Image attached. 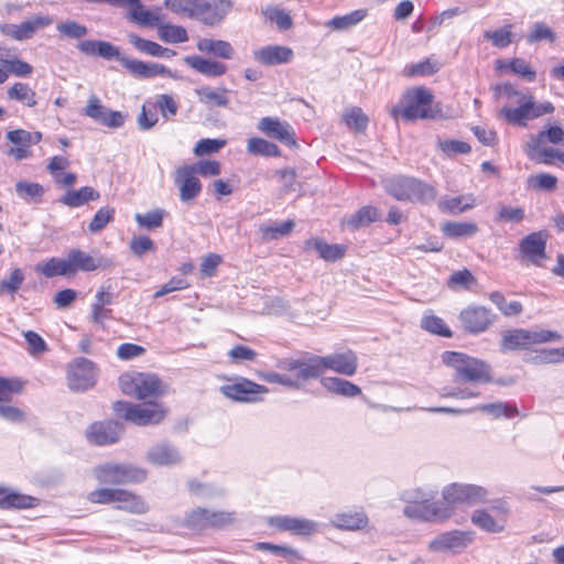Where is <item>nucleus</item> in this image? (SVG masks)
<instances>
[{"mask_svg": "<svg viewBox=\"0 0 564 564\" xmlns=\"http://www.w3.org/2000/svg\"><path fill=\"white\" fill-rule=\"evenodd\" d=\"M442 360L454 370L453 382L456 384L443 387L438 392L442 398H477L480 393L476 386L491 381V368L484 360L458 351L443 352Z\"/></svg>", "mask_w": 564, "mask_h": 564, "instance_id": "obj_1", "label": "nucleus"}, {"mask_svg": "<svg viewBox=\"0 0 564 564\" xmlns=\"http://www.w3.org/2000/svg\"><path fill=\"white\" fill-rule=\"evenodd\" d=\"M494 94L497 99L507 98L519 104L518 107H502L498 116L502 117L509 124L527 127L528 121L552 113L554 106L550 101L536 102L530 91H520L511 83L497 84L494 87Z\"/></svg>", "mask_w": 564, "mask_h": 564, "instance_id": "obj_2", "label": "nucleus"}, {"mask_svg": "<svg viewBox=\"0 0 564 564\" xmlns=\"http://www.w3.org/2000/svg\"><path fill=\"white\" fill-rule=\"evenodd\" d=\"M433 95L424 87L406 90L400 105L394 106L390 113L393 118L401 116L406 121L417 119H432L435 111L432 109Z\"/></svg>", "mask_w": 564, "mask_h": 564, "instance_id": "obj_3", "label": "nucleus"}, {"mask_svg": "<svg viewBox=\"0 0 564 564\" xmlns=\"http://www.w3.org/2000/svg\"><path fill=\"white\" fill-rule=\"evenodd\" d=\"M561 335L546 329H507L501 333L500 350L502 352L529 349L536 344L556 341Z\"/></svg>", "mask_w": 564, "mask_h": 564, "instance_id": "obj_4", "label": "nucleus"}, {"mask_svg": "<svg viewBox=\"0 0 564 564\" xmlns=\"http://www.w3.org/2000/svg\"><path fill=\"white\" fill-rule=\"evenodd\" d=\"M276 368L286 371L291 379L292 389L302 388L307 381L321 377L322 368L319 366L318 356L310 355L302 358H284L278 361Z\"/></svg>", "mask_w": 564, "mask_h": 564, "instance_id": "obj_5", "label": "nucleus"}, {"mask_svg": "<svg viewBox=\"0 0 564 564\" xmlns=\"http://www.w3.org/2000/svg\"><path fill=\"white\" fill-rule=\"evenodd\" d=\"M121 391L140 400L162 394V382L155 375L134 372L119 378Z\"/></svg>", "mask_w": 564, "mask_h": 564, "instance_id": "obj_6", "label": "nucleus"}, {"mask_svg": "<svg viewBox=\"0 0 564 564\" xmlns=\"http://www.w3.org/2000/svg\"><path fill=\"white\" fill-rule=\"evenodd\" d=\"M236 520L234 512L228 511H212L204 508H197L187 513L185 518V525L197 532L207 529H225L231 525Z\"/></svg>", "mask_w": 564, "mask_h": 564, "instance_id": "obj_7", "label": "nucleus"}, {"mask_svg": "<svg viewBox=\"0 0 564 564\" xmlns=\"http://www.w3.org/2000/svg\"><path fill=\"white\" fill-rule=\"evenodd\" d=\"M87 498L93 503L118 502V509L133 513H143L147 510L145 503L140 497L122 489L101 488L89 492Z\"/></svg>", "mask_w": 564, "mask_h": 564, "instance_id": "obj_8", "label": "nucleus"}, {"mask_svg": "<svg viewBox=\"0 0 564 564\" xmlns=\"http://www.w3.org/2000/svg\"><path fill=\"white\" fill-rule=\"evenodd\" d=\"M221 394L236 402L256 403L262 401L268 393L265 386L258 384L249 379L239 377L219 388Z\"/></svg>", "mask_w": 564, "mask_h": 564, "instance_id": "obj_9", "label": "nucleus"}, {"mask_svg": "<svg viewBox=\"0 0 564 564\" xmlns=\"http://www.w3.org/2000/svg\"><path fill=\"white\" fill-rule=\"evenodd\" d=\"M489 492L486 488L470 484H451L443 489V499L448 506H474L485 502Z\"/></svg>", "mask_w": 564, "mask_h": 564, "instance_id": "obj_10", "label": "nucleus"}, {"mask_svg": "<svg viewBox=\"0 0 564 564\" xmlns=\"http://www.w3.org/2000/svg\"><path fill=\"white\" fill-rule=\"evenodd\" d=\"M463 329L470 335L485 333L495 322L496 315L490 308L469 305L459 313Z\"/></svg>", "mask_w": 564, "mask_h": 564, "instance_id": "obj_11", "label": "nucleus"}, {"mask_svg": "<svg viewBox=\"0 0 564 564\" xmlns=\"http://www.w3.org/2000/svg\"><path fill=\"white\" fill-rule=\"evenodd\" d=\"M97 378L95 364L86 358H77L68 365V387L74 391H83L93 387Z\"/></svg>", "mask_w": 564, "mask_h": 564, "instance_id": "obj_12", "label": "nucleus"}, {"mask_svg": "<svg viewBox=\"0 0 564 564\" xmlns=\"http://www.w3.org/2000/svg\"><path fill=\"white\" fill-rule=\"evenodd\" d=\"M96 477L105 484H122L142 481L145 477L144 471L134 468L128 464L117 465L107 463L96 469Z\"/></svg>", "mask_w": 564, "mask_h": 564, "instance_id": "obj_13", "label": "nucleus"}, {"mask_svg": "<svg viewBox=\"0 0 564 564\" xmlns=\"http://www.w3.org/2000/svg\"><path fill=\"white\" fill-rule=\"evenodd\" d=\"M82 113L94 121L112 129L122 127L126 121V115L121 111L108 109L95 95L89 97L87 106L82 110Z\"/></svg>", "mask_w": 564, "mask_h": 564, "instance_id": "obj_14", "label": "nucleus"}, {"mask_svg": "<svg viewBox=\"0 0 564 564\" xmlns=\"http://www.w3.org/2000/svg\"><path fill=\"white\" fill-rule=\"evenodd\" d=\"M22 389V383L19 380H11L0 377V417L12 422H23L25 416L23 411L19 408L10 405L8 402L12 399L13 394L19 393Z\"/></svg>", "mask_w": 564, "mask_h": 564, "instance_id": "obj_15", "label": "nucleus"}, {"mask_svg": "<svg viewBox=\"0 0 564 564\" xmlns=\"http://www.w3.org/2000/svg\"><path fill=\"white\" fill-rule=\"evenodd\" d=\"M322 373L332 370L341 376L351 377L357 372L358 358L352 350L318 356Z\"/></svg>", "mask_w": 564, "mask_h": 564, "instance_id": "obj_16", "label": "nucleus"}, {"mask_svg": "<svg viewBox=\"0 0 564 564\" xmlns=\"http://www.w3.org/2000/svg\"><path fill=\"white\" fill-rule=\"evenodd\" d=\"M122 433L121 423L108 420L90 424L86 431V437L91 444L106 446L118 442Z\"/></svg>", "mask_w": 564, "mask_h": 564, "instance_id": "obj_17", "label": "nucleus"}, {"mask_svg": "<svg viewBox=\"0 0 564 564\" xmlns=\"http://www.w3.org/2000/svg\"><path fill=\"white\" fill-rule=\"evenodd\" d=\"M188 164L181 165L174 173V183L180 191V199L184 203L195 199L202 192V183Z\"/></svg>", "mask_w": 564, "mask_h": 564, "instance_id": "obj_18", "label": "nucleus"}, {"mask_svg": "<svg viewBox=\"0 0 564 564\" xmlns=\"http://www.w3.org/2000/svg\"><path fill=\"white\" fill-rule=\"evenodd\" d=\"M66 259L70 268V276L75 275L79 271L90 272L99 268H107L111 265V262L107 259L101 257L95 258L78 248L70 249L66 254Z\"/></svg>", "mask_w": 564, "mask_h": 564, "instance_id": "obj_19", "label": "nucleus"}, {"mask_svg": "<svg viewBox=\"0 0 564 564\" xmlns=\"http://www.w3.org/2000/svg\"><path fill=\"white\" fill-rule=\"evenodd\" d=\"M473 540V533L454 530L436 536L430 542V549L435 552H458L465 549Z\"/></svg>", "mask_w": 564, "mask_h": 564, "instance_id": "obj_20", "label": "nucleus"}, {"mask_svg": "<svg viewBox=\"0 0 564 564\" xmlns=\"http://www.w3.org/2000/svg\"><path fill=\"white\" fill-rule=\"evenodd\" d=\"M258 130L269 138L279 140L286 145H294V132L288 122L275 117H264L258 122Z\"/></svg>", "mask_w": 564, "mask_h": 564, "instance_id": "obj_21", "label": "nucleus"}, {"mask_svg": "<svg viewBox=\"0 0 564 564\" xmlns=\"http://www.w3.org/2000/svg\"><path fill=\"white\" fill-rule=\"evenodd\" d=\"M118 8H129V18L142 26H155L163 21L161 9L145 10L140 0H121Z\"/></svg>", "mask_w": 564, "mask_h": 564, "instance_id": "obj_22", "label": "nucleus"}, {"mask_svg": "<svg viewBox=\"0 0 564 564\" xmlns=\"http://www.w3.org/2000/svg\"><path fill=\"white\" fill-rule=\"evenodd\" d=\"M293 57L292 48L283 45H267L253 51L254 61L264 66L288 64Z\"/></svg>", "mask_w": 564, "mask_h": 564, "instance_id": "obj_23", "label": "nucleus"}, {"mask_svg": "<svg viewBox=\"0 0 564 564\" xmlns=\"http://www.w3.org/2000/svg\"><path fill=\"white\" fill-rule=\"evenodd\" d=\"M545 248L546 240L540 231L527 235L519 243L522 257L535 265L546 258Z\"/></svg>", "mask_w": 564, "mask_h": 564, "instance_id": "obj_24", "label": "nucleus"}, {"mask_svg": "<svg viewBox=\"0 0 564 564\" xmlns=\"http://www.w3.org/2000/svg\"><path fill=\"white\" fill-rule=\"evenodd\" d=\"M77 48L85 55L100 56L107 61L117 59L121 62V58H123L119 47L106 41H82L77 44Z\"/></svg>", "mask_w": 564, "mask_h": 564, "instance_id": "obj_25", "label": "nucleus"}, {"mask_svg": "<svg viewBox=\"0 0 564 564\" xmlns=\"http://www.w3.org/2000/svg\"><path fill=\"white\" fill-rule=\"evenodd\" d=\"M113 412L119 419L139 426L150 425L145 404H133L127 401H117L113 403Z\"/></svg>", "mask_w": 564, "mask_h": 564, "instance_id": "obj_26", "label": "nucleus"}, {"mask_svg": "<svg viewBox=\"0 0 564 564\" xmlns=\"http://www.w3.org/2000/svg\"><path fill=\"white\" fill-rule=\"evenodd\" d=\"M403 513L411 519H421L425 521L444 520L451 517L448 508H442L438 503L432 505H410L403 510Z\"/></svg>", "mask_w": 564, "mask_h": 564, "instance_id": "obj_27", "label": "nucleus"}, {"mask_svg": "<svg viewBox=\"0 0 564 564\" xmlns=\"http://www.w3.org/2000/svg\"><path fill=\"white\" fill-rule=\"evenodd\" d=\"M126 69L138 78H153L158 75L167 73L165 66L158 63H144L142 61L132 59L123 56L120 62Z\"/></svg>", "mask_w": 564, "mask_h": 564, "instance_id": "obj_28", "label": "nucleus"}, {"mask_svg": "<svg viewBox=\"0 0 564 564\" xmlns=\"http://www.w3.org/2000/svg\"><path fill=\"white\" fill-rule=\"evenodd\" d=\"M184 61L191 68L207 77H220L228 69L227 65L223 62L204 58L198 55L186 56Z\"/></svg>", "mask_w": 564, "mask_h": 564, "instance_id": "obj_29", "label": "nucleus"}, {"mask_svg": "<svg viewBox=\"0 0 564 564\" xmlns=\"http://www.w3.org/2000/svg\"><path fill=\"white\" fill-rule=\"evenodd\" d=\"M414 177L394 175L383 180V187L397 200L406 202V198L411 195Z\"/></svg>", "mask_w": 564, "mask_h": 564, "instance_id": "obj_30", "label": "nucleus"}, {"mask_svg": "<svg viewBox=\"0 0 564 564\" xmlns=\"http://www.w3.org/2000/svg\"><path fill=\"white\" fill-rule=\"evenodd\" d=\"M196 46L199 52L223 59H231L235 55L232 45L224 40L204 37L198 40Z\"/></svg>", "mask_w": 564, "mask_h": 564, "instance_id": "obj_31", "label": "nucleus"}, {"mask_svg": "<svg viewBox=\"0 0 564 564\" xmlns=\"http://www.w3.org/2000/svg\"><path fill=\"white\" fill-rule=\"evenodd\" d=\"M321 384L328 392L345 398H355L361 394L360 387L338 377H323L321 379Z\"/></svg>", "mask_w": 564, "mask_h": 564, "instance_id": "obj_32", "label": "nucleus"}, {"mask_svg": "<svg viewBox=\"0 0 564 564\" xmlns=\"http://www.w3.org/2000/svg\"><path fill=\"white\" fill-rule=\"evenodd\" d=\"M100 194L91 186H84L79 189H68L61 198L59 202L70 208L80 207L88 202L99 199Z\"/></svg>", "mask_w": 564, "mask_h": 564, "instance_id": "obj_33", "label": "nucleus"}, {"mask_svg": "<svg viewBox=\"0 0 564 564\" xmlns=\"http://www.w3.org/2000/svg\"><path fill=\"white\" fill-rule=\"evenodd\" d=\"M0 495L2 496L0 498L1 509H26L35 507L37 502V499L32 496L19 494L4 487H0Z\"/></svg>", "mask_w": 564, "mask_h": 564, "instance_id": "obj_34", "label": "nucleus"}, {"mask_svg": "<svg viewBox=\"0 0 564 564\" xmlns=\"http://www.w3.org/2000/svg\"><path fill=\"white\" fill-rule=\"evenodd\" d=\"M368 523V518L362 511L343 512L332 519V524L341 530H360Z\"/></svg>", "mask_w": 564, "mask_h": 564, "instance_id": "obj_35", "label": "nucleus"}, {"mask_svg": "<svg viewBox=\"0 0 564 564\" xmlns=\"http://www.w3.org/2000/svg\"><path fill=\"white\" fill-rule=\"evenodd\" d=\"M35 271L45 278L52 279L54 276H70V268L67 263L66 257L62 258H50L43 263L35 265Z\"/></svg>", "mask_w": 564, "mask_h": 564, "instance_id": "obj_36", "label": "nucleus"}, {"mask_svg": "<svg viewBox=\"0 0 564 564\" xmlns=\"http://www.w3.org/2000/svg\"><path fill=\"white\" fill-rule=\"evenodd\" d=\"M471 522L479 529L489 533H499L505 530V519H495L487 510L477 509L471 514Z\"/></svg>", "mask_w": 564, "mask_h": 564, "instance_id": "obj_37", "label": "nucleus"}, {"mask_svg": "<svg viewBox=\"0 0 564 564\" xmlns=\"http://www.w3.org/2000/svg\"><path fill=\"white\" fill-rule=\"evenodd\" d=\"M53 23V19L48 15H35L30 20L17 24V41L31 39L34 33Z\"/></svg>", "mask_w": 564, "mask_h": 564, "instance_id": "obj_38", "label": "nucleus"}, {"mask_svg": "<svg viewBox=\"0 0 564 564\" xmlns=\"http://www.w3.org/2000/svg\"><path fill=\"white\" fill-rule=\"evenodd\" d=\"M367 17L366 9L354 10L344 15H336L325 23L326 26L335 31H346L358 23H360Z\"/></svg>", "mask_w": 564, "mask_h": 564, "instance_id": "obj_39", "label": "nucleus"}, {"mask_svg": "<svg viewBox=\"0 0 564 564\" xmlns=\"http://www.w3.org/2000/svg\"><path fill=\"white\" fill-rule=\"evenodd\" d=\"M307 248H314L319 257L326 261H336L344 257L346 248L341 245H329L319 238H313L306 241Z\"/></svg>", "mask_w": 564, "mask_h": 564, "instance_id": "obj_40", "label": "nucleus"}, {"mask_svg": "<svg viewBox=\"0 0 564 564\" xmlns=\"http://www.w3.org/2000/svg\"><path fill=\"white\" fill-rule=\"evenodd\" d=\"M436 196L437 191L433 185L414 177L411 195L406 198V202L431 204L436 199Z\"/></svg>", "mask_w": 564, "mask_h": 564, "instance_id": "obj_41", "label": "nucleus"}, {"mask_svg": "<svg viewBox=\"0 0 564 564\" xmlns=\"http://www.w3.org/2000/svg\"><path fill=\"white\" fill-rule=\"evenodd\" d=\"M436 196L437 191L433 185L414 177L411 195L406 198V202L431 204L436 199Z\"/></svg>", "mask_w": 564, "mask_h": 564, "instance_id": "obj_42", "label": "nucleus"}, {"mask_svg": "<svg viewBox=\"0 0 564 564\" xmlns=\"http://www.w3.org/2000/svg\"><path fill=\"white\" fill-rule=\"evenodd\" d=\"M475 205L473 196L444 197L438 202L440 210L449 214H460Z\"/></svg>", "mask_w": 564, "mask_h": 564, "instance_id": "obj_43", "label": "nucleus"}, {"mask_svg": "<svg viewBox=\"0 0 564 564\" xmlns=\"http://www.w3.org/2000/svg\"><path fill=\"white\" fill-rule=\"evenodd\" d=\"M7 94L9 99L20 101L28 107H34L37 104L36 93L25 83L13 84Z\"/></svg>", "mask_w": 564, "mask_h": 564, "instance_id": "obj_44", "label": "nucleus"}, {"mask_svg": "<svg viewBox=\"0 0 564 564\" xmlns=\"http://www.w3.org/2000/svg\"><path fill=\"white\" fill-rule=\"evenodd\" d=\"M380 218V213L373 206H364L358 209L354 215L350 216L347 220V226L352 229H358L360 227H365L370 225L371 223L377 221Z\"/></svg>", "mask_w": 564, "mask_h": 564, "instance_id": "obj_45", "label": "nucleus"}, {"mask_svg": "<svg viewBox=\"0 0 564 564\" xmlns=\"http://www.w3.org/2000/svg\"><path fill=\"white\" fill-rule=\"evenodd\" d=\"M227 94L228 89L224 87L217 90H214L210 87H200L196 89V95L198 96L202 102L217 107L228 106L229 99L227 97Z\"/></svg>", "mask_w": 564, "mask_h": 564, "instance_id": "obj_46", "label": "nucleus"}, {"mask_svg": "<svg viewBox=\"0 0 564 564\" xmlns=\"http://www.w3.org/2000/svg\"><path fill=\"white\" fill-rule=\"evenodd\" d=\"M247 151L253 155L279 156L281 154L276 144L258 137L250 138L247 143Z\"/></svg>", "mask_w": 564, "mask_h": 564, "instance_id": "obj_47", "label": "nucleus"}, {"mask_svg": "<svg viewBox=\"0 0 564 564\" xmlns=\"http://www.w3.org/2000/svg\"><path fill=\"white\" fill-rule=\"evenodd\" d=\"M295 227V223L291 219L282 223H271L262 225L260 231L264 240H276L279 238L289 236Z\"/></svg>", "mask_w": 564, "mask_h": 564, "instance_id": "obj_48", "label": "nucleus"}, {"mask_svg": "<svg viewBox=\"0 0 564 564\" xmlns=\"http://www.w3.org/2000/svg\"><path fill=\"white\" fill-rule=\"evenodd\" d=\"M443 232L453 239L467 238L478 232V226L475 223L449 221L443 226Z\"/></svg>", "mask_w": 564, "mask_h": 564, "instance_id": "obj_49", "label": "nucleus"}, {"mask_svg": "<svg viewBox=\"0 0 564 564\" xmlns=\"http://www.w3.org/2000/svg\"><path fill=\"white\" fill-rule=\"evenodd\" d=\"M15 192L28 203H40L44 195V187L39 183L19 181L15 184Z\"/></svg>", "mask_w": 564, "mask_h": 564, "instance_id": "obj_50", "label": "nucleus"}, {"mask_svg": "<svg viewBox=\"0 0 564 564\" xmlns=\"http://www.w3.org/2000/svg\"><path fill=\"white\" fill-rule=\"evenodd\" d=\"M158 26L159 37L166 43H183L188 40L187 31L181 25L160 22Z\"/></svg>", "mask_w": 564, "mask_h": 564, "instance_id": "obj_51", "label": "nucleus"}, {"mask_svg": "<svg viewBox=\"0 0 564 564\" xmlns=\"http://www.w3.org/2000/svg\"><path fill=\"white\" fill-rule=\"evenodd\" d=\"M232 2L230 0H208L207 15H210L213 21H206V25L214 26L219 24L226 15L230 12Z\"/></svg>", "mask_w": 564, "mask_h": 564, "instance_id": "obj_52", "label": "nucleus"}, {"mask_svg": "<svg viewBox=\"0 0 564 564\" xmlns=\"http://www.w3.org/2000/svg\"><path fill=\"white\" fill-rule=\"evenodd\" d=\"M166 214L164 209L155 208L145 214H135L134 219L141 228L153 230L162 227Z\"/></svg>", "mask_w": 564, "mask_h": 564, "instance_id": "obj_53", "label": "nucleus"}, {"mask_svg": "<svg viewBox=\"0 0 564 564\" xmlns=\"http://www.w3.org/2000/svg\"><path fill=\"white\" fill-rule=\"evenodd\" d=\"M549 141L553 144H564V130L557 126L550 127L547 130L540 131L536 135L531 137L532 149H538L539 145Z\"/></svg>", "mask_w": 564, "mask_h": 564, "instance_id": "obj_54", "label": "nucleus"}, {"mask_svg": "<svg viewBox=\"0 0 564 564\" xmlns=\"http://www.w3.org/2000/svg\"><path fill=\"white\" fill-rule=\"evenodd\" d=\"M489 300L498 307L505 316H517L523 311L522 304L518 301L507 303L506 297L499 291L491 292Z\"/></svg>", "mask_w": 564, "mask_h": 564, "instance_id": "obj_55", "label": "nucleus"}, {"mask_svg": "<svg viewBox=\"0 0 564 564\" xmlns=\"http://www.w3.org/2000/svg\"><path fill=\"white\" fill-rule=\"evenodd\" d=\"M343 121L349 129L364 132L368 126V117L359 107H351L343 115Z\"/></svg>", "mask_w": 564, "mask_h": 564, "instance_id": "obj_56", "label": "nucleus"}, {"mask_svg": "<svg viewBox=\"0 0 564 564\" xmlns=\"http://www.w3.org/2000/svg\"><path fill=\"white\" fill-rule=\"evenodd\" d=\"M525 152L527 155L534 161L542 162L546 165L553 164V160L557 159L560 150L554 148H546L542 145H539L538 149H532L531 147V139L528 141L525 145Z\"/></svg>", "mask_w": 564, "mask_h": 564, "instance_id": "obj_57", "label": "nucleus"}, {"mask_svg": "<svg viewBox=\"0 0 564 564\" xmlns=\"http://www.w3.org/2000/svg\"><path fill=\"white\" fill-rule=\"evenodd\" d=\"M437 495L436 489H422V488H415L405 490L402 494V499L405 502L412 503V505H432V500Z\"/></svg>", "mask_w": 564, "mask_h": 564, "instance_id": "obj_58", "label": "nucleus"}, {"mask_svg": "<svg viewBox=\"0 0 564 564\" xmlns=\"http://www.w3.org/2000/svg\"><path fill=\"white\" fill-rule=\"evenodd\" d=\"M56 30L62 36L70 40H80L88 33V29L85 25L73 20L58 23Z\"/></svg>", "mask_w": 564, "mask_h": 564, "instance_id": "obj_59", "label": "nucleus"}, {"mask_svg": "<svg viewBox=\"0 0 564 564\" xmlns=\"http://www.w3.org/2000/svg\"><path fill=\"white\" fill-rule=\"evenodd\" d=\"M421 327L432 334L440 335L443 337H451L452 332L445 324V322L435 315H425L421 321Z\"/></svg>", "mask_w": 564, "mask_h": 564, "instance_id": "obj_60", "label": "nucleus"}, {"mask_svg": "<svg viewBox=\"0 0 564 564\" xmlns=\"http://www.w3.org/2000/svg\"><path fill=\"white\" fill-rule=\"evenodd\" d=\"M113 217L115 208L109 206L99 208L88 225L89 231L94 234L101 231L109 223L113 220Z\"/></svg>", "mask_w": 564, "mask_h": 564, "instance_id": "obj_61", "label": "nucleus"}, {"mask_svg": "<svg viewBox=\"0 0 564 564\" xmlns=\"http://www.w3.org/2000/svg\"><path fill=\"white\" fill-rule=\"evenodd\" d=\"M478 410L490 414L491 416L498 419L501 416L512 417L517 414L518 410L514 405L503 402H495L482 404L477 408Z\"/></svg>", "mask_w": 564, "mask_h": 564, "instance_id": "obj_62", "label": "nucleus"}, {"mask_svg": "<svg viewBox=\"0 0 564 564\" xmlns=\"http://www.w3.org/2000/svg\"><path fill=\"white\" fill-rule=\"evenodd\" d=\"M262 13L268 20L274 22L281 30H288L292 26V19L290 14L282 9L268 7L262 11Z\"/></svg>", "mask_w": 564, "mask_h": 564, "instance_id": "obj_63", "label": "nucleus"}, {"mask_svg": "<svg viewBox=\"0 0 564 564\" xmlns=\"http://www.w3.org/2000/svg\"><path fill=\"white\" fill-rule=\"evenodd\" d=\"M227 355L229 361L235 365L254 361L258 356L253 349L243 345L234 346Z\"/></svg>", "mask_w": 564, "mask_h": 564, "instance_id": "obj_64", "label": "nucleus"}]
</instances>
